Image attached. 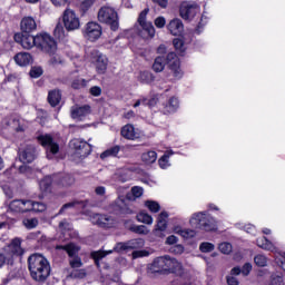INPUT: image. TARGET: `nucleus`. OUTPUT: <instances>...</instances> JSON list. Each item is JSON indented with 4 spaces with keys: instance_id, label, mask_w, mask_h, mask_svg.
Masks as SVG:
<instances>
[{
    "instance_id": "f257e3e1",
    "label": "nucleus",
    "mask_w": 285,
    "mask_h": 285,
    "mask_svg": "<svg viewBox=\"0 0 285 285\" xmlns=\"http://www.w3.org/2000/svg\"><path fill=\"white\" fill-rule=\"evenodd\" d=\"M149 271L151 273H159L160 275H177L178 277H181L186 273L184 265L168 255L157 257L149 266Z\"/></svg>"
},
{
    "instance_id": "f03ea898",
    "label": "nucleus",
    "mask_w": 285,
    "mask_h": 285,
    "mask_svg": "<svg viewBox=\"0 0 285 285\" xmlns=\"http://www.w3.org/2000/svg\"><path fill=\"white\" fill-rule=\"evenodd\" d=\"M31 278L39 284H43L50 277V262L41 254H33L28 258Z\"/></svg>"
},
{
    "instance_id": "7ed1b4c3",
    "label": "nucleus",
    "mask_w": 285,
    "mask_h": 285,
    "mask_svg": "<svg viewBox=\"0 0 285 285\" xmlns=\"http://www.w3.org/2000/svg\"><path fill=\"white\" fill-rule=\"evenodd\" d=\"M166 66H168L176 79H181V77H184V72L181 71V61H179L177 53L171 51L167 53L166 57H156L151 68L154 72H164V68H166Z\"/></svg>"
},
{
    "instance_id": "20e7f679",
    "label": "nucleus",
    "mask_w": 285,
    "mask_h": 285,
    "mask_svg": "<svg viewBox=\"0 0 285 285\" xmlns=\"http://www.w3.org/2000/svg\"><path fill=\"white\" fill-rule=\"evenodd\" d=\"M189 224L198 228V230H205V233H215L217 230V222L213 216L207 215L206 212L195 213Z\"/></svg>"
},
{
    "instance_id": "39448f33",
    "label": "nucleus",
    "mask_w": 285,
    "mask_h": 285,
    "mask_svg": "<svg viewBox=\"0 0 285 285\" xmlns=\"http://www.w3.org/2000/svg\"><path fill=\"white\" fill-rule=\"evenodd\" d=\"M98 21L109 26L112 32L119 30V13L112 7H101L98 11Z\"/></svg>"
},
{
    "instance_id": "423d86ee",
    "label": "nucleus",
    "mask_w": 285,
    "mask_h": 285,
    "mask_svg": "<svg viewBox=\"0 0 285 285\" xmlns=\"http://www.w3.org/2000/svg\"><path fill=\"white\" fill-rule=\"evenodd\" d=\"M37 50L52 57L57 52V40L48 32L37 33Z\"/></svg>"
},
{
    "instance_id": "0eeeda50",
    "label": "nucleus",
    "mask_w": 285,
    "mask_h": 285,
    "mask_svg": "<svg viewBox=\"0 0 285 285\" xmlns=\"http://www.w3.org/2000/svg\"><path fill=\"white\" fill-rule=\"evenodd\" d=\"M63 27L68 32L79 30L81 28V21L75 10L66 9L62 16Z\"/></svg>"
},
{
    "instance_id": "6e6552de",
    "label": "nucleus",
    "mask_w": 285,
    "mask_h": 285,
    "mask_svg": "<svg viewBox=\"0 0 285 285\" xmlns=\"http://www.w3.org/2000/svg\"><path fill=\"white\" fill-rule=\"evenodd\" d=\"M90 60L98 75H106L108 71V57H106L104 53L97 55V49H94L90 52Z\"/></svg>"
},
{
    "instance_id": "1a4fd4ad",
    "label": "nucleus",
    "mask_w": 285,
    "mask_h": 285,
    "mask_svg": "<svg viewBox=\"0 0 285 285\" xmlns=\"http://www.w3.org/2000/svg\"><path fill=\"white\" fill-rule=\"evenodd\" d=\"M37 141L42 148L47 149V153L57 155L59 153V142L55 141V138L50 134H41L37 136Z\"/></svg>"
},
{
    "instance_id": "9d476101",
    "label": "nucleus",
    "mask_w": 285,
    "mask_h": 285,
    "mask_svg": "<svg viewBox=\"0 0 285 285\" xmlns=\"http://www.w3.org/2000/svg\"><path fill=\"white\" fill-rule=\"evenodd\" d=\"M104 35V28L99 22H88L85 27L83 37L88 41H99Z\"/></svg>"
},
{
    "instance_id": "9b49d317",
    "label": "nucleus",
    "mask_w": 285,
    "mask_h": 285,
    "mask_svg": "<svg viewBox=\"0 0 285 285\" xmlns=\"http://www.w3.org/2000/svg\"><path fill=\"white\" fill-rule=\"evenodd\" d=\"M13 40L16 43H20L24 50H32V48H37V35L14 33Z\"/></svg>"
},
{
    "instance_id": "f8f14e48",
    "label": "nucleus",
    "mask_w": 285,
    "mask_h": 285,
    "mask_svg": "<svg viewBox=\"0 0 285 285\" xmlns=\"http://www.w3.org/2000/svg\"><path fill=\"white\" fill-rule=\"evenodd\" d=\"M197 12H199L197 3L183 2L179 7V14L185 21L195 19V17H197Z\"/></svg>"
},
{
    "instance_id": "ddd939ff",
    "label": "nucleus",
    "mask_w": 285,
    "mask_h": 285,
    "mask_svg": "<svg viewBox=\"0 0 285 285\" xmlns=\"http://www.w3.org/2000/svg\"><path fill=\"white\" fill-rule=\"evenodd\" d=\"M71 148L80 155V157H88L90 153H92V145L88 144L86 140H81L79 138L72 139L70 141Z\"/></svg>"
},
{
    "instance_id": "4468645a",
    "label": "nucleus",
    "mask_w": 285,
    "mask_h": 285,
    "mask_svg": "<svg viewBox=\"0 0 285 285\" xmlns=\"http://www.w3.org/2000/svg\"><path fill=\"white\" fill-rule=\"evenodd\" d=\"M90 219L95 226H98V228H104L105 230H108V228H115L117 226V223H110V217H108V215L92 214Z\"/></svg>"
},
{
    "instance_id": "2eb2a0df",
    "label": "nucleus",
    "mask_w": 285,
    "mask_h": 285,
    "mask_svg": "<svg viewBox=\"0 0 285 285\" xmlns=\"http://www.w3.org/2000/svg\"><path fill=\"white\" fill-rule=\"evenodd\" d=\"M19 159L22 164H32L37 159V148L32 145H27L18 151Z\"/></svg>"
},
{
    "instance_id": "dca6fc26",
    "label": "nucleus",
    "mask_w": 285,
    "mask_h": 285,
    "mask_svg": "<svg viewBox=\"0 0 285 285\" xmlns=\"http://www.w3.org/2000/svg\"><path fill=\"white\" fill-rule=\"evenodd\" d=\"M8 213L12 215H23L28 213V199H13L9 203Z\"/></svg>"
},
{
    "instance_id": "f3484780",
    "label": "nucleus",
    "mask_w": 285,
    "mask_h": 285,
    "mask_svg": "<svg viewBox=\"0 0 285 285\" xmlns=\"http://www.w3.org/2000/svg\"><path fill=\"white\" fill-rule=\"evenodd\" d=\"M37 32V20L32 16H24L20 21V35Z\"/></svg>"
},
{
    "instance_id": "a211bd4d",
    "label": "nucleus",
    "mask_w": 285,
    "mask_h": 285,
    "mask_svg": "<svg viewBox=\"0 0 285 285\" xmlns=\"http://www.w3.org/2000/svg\"><path fill=\"white\" fill-rule=\"evenodd\" d=\"M53 179L60 188H70L75 184V176L71 174H55Z\"/></svg>"
},
{
    "instance_id": "6ab92c4d",
    "label": "nucleus",
    "mask_w": 285,
    "mask_h": 285,
    "mask_svg": "<svg viewBox=\"0 0 285 285\" xmlns=\"http://www.w3.org/2000/svg\"><path fill=\"white\" fill-rule=\"evenodd\" d=\"M167 30L173 37H181V35H184V22L178 18L173 19L167 24Z\"/></svg>"
},
{
    "instance_id": "aec40b11",
    "label": "nucleus",
    "mask_w": 285,
    "mask_h": 285,
    "mask_svg": "<svg viewBox=\"0 0 285 285\" xmlns=\"http://www.w3.org/2000/svg\"><path fill=\"white\" fill-rule=\"evenodd\" d=\"M90 112H92L90 105L73 106L71 108V119L82 120L83 117H88Z\"/></svg>"
},
{
    "instance_id": "412c9836",
    "label": "nucleus",
    "mask_w": 285,
    "mask_h": 285,
    "mask_svg": "<svg viewBox=\"0 0 285 285\" xmlns=\"http://www.w3.org/2000/svg\"><path fill=\"white\" fill-rule=\"evenodd\" d=\"M179 110V98L171 96L163 107L164 115H175Z\"/></svg>"
},
{
    "instance_id": "4be33fe9",
    "label": "nucleus",
    "mask_w": 285,
    "mask_h": 285,
    "mask_svg": "<svg viewBox=\"0 0 285 285\" xmlns=\"http://www.w3.org/2000/svg\"><path fill=\"white\" fill-rule=\"evenodd\" d=\"M13 59L17 66L24 68L26 66H30L32 62V55L29 52H19L13 57Z\"/></svg>"
},
{
    "instance_id": "5701e85b",
    "label": "nucleus",
    "mask_w": 285,
    "mask_h": 285,
    "mask_svg": "<svg viewBox=\"0 0 285 285\" xmlns=\"http://www.w3.org/2000/svg\"><path fill=\"white\" fill-rule=\"evenodd\" d=\"M52 184H55V175L43 177L39 183L41 193H52Z\"/></svg>"
},
{
    "instance_id": "b1692460",
    "label": "nucleus",
    "mask_w": 285,
    "mask_h": 285,
    "mask_svg": "<svg viewBox=\"0 0 285 285\" xmlns=\"http://www.w3.org/2000/svg\"><path fill=\"white\" fill-rule=\"evenodd\" d=\"M47 101L51 108H57V105L61 104V91L59 89L50 90L48 92Z\"/></svg>"
},
{
    "instance_id": "393cba45",
    "label": "nucleus",
    "mask_w": 285,
    "mask_h": 285,
    "mask_svg": "<svg viewBox=\"0 0 285 285\" xmlns=\"http://www.w3.org/2000/svg\"><path fill=\"white\" fill-rule=\"evenodd\" d=\"M120 135L124 139H128L130 141H135V139H137V132H135V126L132 125H125L120 130Z\"/></svg>"
},
{
    "instance_id": "a878e982",
    "label": "nucleus",
    "mask_w": 285,
    "mask_h": 285,
    "mask_svg": "<svg viewBox=\"0 0 285 285\" xmlns=\"http://www.w3.org/2000/svg\"><path fill=\"white\" fill-rule=\"evenodd\" d=\"M256 245L263 250H277V247L273 244V242L268 240L266 236L258 237L256 239Z\"/></svg>"
},
{
    "instance_id": "bb28decb",
    "label": "nucleus",
    "mask_w": 285,
    "mask_h": 285,
    "mask_svg": "<svg viewBox=\"0 0 285 285\" xmlns=\"http://www.w3.org/2000/svg\"><path fill=\"white\" fill-rule=\"evenodd\" d=\"M168 212H161L157 217V224H156V230H160V233H164L166 228H168Z\"/></svg>"
},
{
    "instance_id": "cd10ccee",
    "label": "nucleus",
    "mask_w": 285,
    "mask_h": 285,
    "mask_svg": "<svg viewBox=\"0 0 285 285\" xmlns=\"http://www.w3.org/2000/svg\"><path fill=\"white\" fill-rule=\"evenodd\" d=\"M135 244H144V240L138 239L131 240L130 243H118L117 246L112 248V250H137V248H135Z\"/></svg>"
},
{
    "instance_id": "c85d7f7f",
    "label": "nucleus",
    "mask_w": 285,
    "mask_h": 285,
    "mask_svg": "<svg viewBox=\"0 0 285 285\" xmlns=\"http://www.w3.org/2000/svg\"><path fill=\"white\" fill-rule=\"evenodd\" d=\"M28 213H43L47 208L46 204L41 202H33L28 199Z\"/></svg>"
},
{
    "instance_id": "c756f323",
    "label": "nucleus",
    "mask_w": 285,
    "mask_h": 285,
    "mask_svg": "<svg viewBox=\"0 0 285 285\" xmlns=\"http://www.w3.org/2000/svg\"><path fill=\"white\" fill-rule=\"evenodd\" d=\"M14 262V252L13 250H2L0 252V268L3 264H12Z\"/></svg>"
},
{
    "instance_id": "7c9ffc66",
    "label": "nucleus",
    "mask_w": 285,
    "mask_h": 285,
    "mask_svg": "<svg viewBox=\"0 0 285 285\" xmlns=\"http://www.w3.org/2000/svg\"><path fill=\"white\" fill-rule=\"evenodd\" d=\"M67 253H68V256L70 257L69 264H70L71 268H81V266H83L81 258L77 256V252L67 250Z\"/></svg>"
},
{
    "instance_id": "2f4dec72",
    "label": "nucleus",
    "mask_w": 285,
    "mask_h": 285,
    "mask_svg": "<svg viewBox=\"0 0 285 285\" xmlns=\"http://www.w3.org/2000/svg\"><path fill=\"white\" fill-rule=\"evenodd\" d=\"M120 151H121V146L116 145L102 151L100 154V159H108V157H117V155H119Z\"/></svg>"
},
{
    "instance_id": "473e14b6",
    "label": "nucleus",
    "mask_w": 285,
    "mask_h": 285,
    "mask_svg": "<svg viewBox=\"0 0 285 285\" xmlns=\"http://www.w3.org/2000/svg\"><path fill=\"white\" fill-rule=\"evenodd\" d=\"M141 161L146 164L147 166H150V164H155L157 161V151L149 150L141 155Z\"/></svg>"
},
{
    "instance_id": "72a5a7b5",
    "label": "nucleus",
    "mask_w": 285,
    "mask_h": 285,
    "mask_svg": "<svg viewBox=\"0 0 285 285\" xmlns=\"http://www.w3.org/2000/svg\"><path fill=\"white\" fill-rule=\"evenodd\" d=\"M174 233H176V235H180V237H184V239H190V238L195 237V230L183 229L181 226H175Z\"/></svg>"
},
{
    "instance_id": "f704fd0d",
    "label": "nucleus",
    "mask_w": 285,
    "mask_h": 285,
    "mask_svg": "<svg viewBox=\"0 0 285 285\" xmlns=\"http://www.w3.org/2000/svg\"><path fill=\"white\" fill-rule=\"evenodd\" d=\"M173 155H175L173 150L165 151V154L158 159L159 167L163 169L169 167L170 165L168 164V160L170 159V157H173Z\"/></svg>"
},
{
    "instance_id": "c9c22d12",
    "label": "nucleus",
    "mask_w": 285,
    "mask_h": 285,
    "mask_svg": "<svg viewBox=\"0 0 285 285\" xmlns=\"http://www.w3.org/2000/svg\"><path fill=\"white\" fill-rule=\"evenodd\" d=\"M137 222H140V224H147L148 226H150V224H153V216L148 214V212L141 210L137 215Z\"/></svg>"
},
{
    "instance_id": "e433bc0d",
    "label": "nucleus",
    "mask_w": 285,
    "mask_h": 285,
    "mask_svg": "<svg viewBox=\"0 0 285 285\" xmlns=\"http://www.w3.org/2000/svg\"><path fill=\"white\" fill-rule=\"evenodd\" d=\"M110 253H112V250H109V252L96 250L91 253V257L95 261V264L98 268H99L100 259H104V257H106V255H110Z\"/></svg>"
},
{
    "instance_id": "4c0bfd02",
    "label": "nucleus",
    "mask_w": 285,
    "mask_h": 285,
    "mask_svg": "<svg viewBox=\"0 0 285 285\" xmlns=\"http://www.w3.org/2000/svg\"><path fill=\"white\" fill-rule=\"evenodd\" d=\"M140 83H153L155 81V75L150 71H141L139 76Z\"/></svg>"
},
{
    "instance_id": "58836bf2",
    "label": "nucleus",
    "mask_w": 285,
    "mask_h": 285,
    "mask_svg": "<svg viewBox=\"0 0 285 285\" xmlns=\"http://www.w3.org/2000/svg\"><path fill=\"white\" fill-rule=\"evenodd\" d=\"M92 6H95V0L82 1L79 6V11H80L81 17H83V14H86V12H88V10H90L92 8Z\"/></svg>"
},
{
    "instance_id": "ea45409f",
    "label": "nucleus",
    "mask_w": 285,
    "mask_h": 285,
    "mask_svg": "<svg viewBox=\"0 0 285 285\" xmlns=\"http://www.w3.org/2000/svg\"><path fill=\"white\" fill-rule=\"evenodd\" d=\"M53 37L59 40L66 39V29H63V24H61L60 22L56 24V28L53 30Z\"/></svg>"
},
{
    "instance_id": "a19ab883",
    "label": "nucleus",
    "mask_w": 285,
    "mask_h": 285,
    "mask_svg": "<svg viewBox=\"0 0 285 285\" xmlns=\"http://www.w3.org/2000/svg\"><path fill=\"white\" fill-rule=\"evenodd\" d=\"M145 206L150 213H159L161 210V205H159L156 200H146Z\"/></svg>"
},
{
    "instance_id": "79ce46f5",
    "label": "nucleus",
    "mask_w": 285,
    "mask_h": 285,
    "mask_svg": "<svg viewBox=\"0 0 285 285\" xmlns=\"http://www.w3.org/2000/svg\"><path fill=\"white\" fill-rule=\"evenodd\" d=\"M56 250H81V248L77 246L75 243L69 242L65 245H57Z\"/></svg>"
},
{
    "instance_id": "37998d69",
    "label": "nucleus",
    "mask_w": 285,
    "mask_h": 285,
    "mask_svg": "<svg viewBox=\"0 0 285 285\" xmlns=\"http://www.w3.org/2000/svg\"><path fill=\"white\" fill-rule=\"evenodd\" d=\"M88 86V80L87 79H75L71 82V88L73 90H81V88H86Z\"/></svg>"
},
{
    "instance_id": "c03bdc74",
    "label": "nucleus",
    "mask_w": 285,
    "mask_h": 285,
    "mask_svg": "<svg viewBox=\"0 0 285 285\" xmlns=\"http://www.w3.org/2000/svg\"><path fill=\"white\" fill-rule=\"evenodd\" d=\"M42 75H43V68L39 66L31 67L29 71V76L31 77V79H39V77H41Z\"/></svg>"
},
{
    "instance_id": "a18cd8bd",
    "label": "nucleus",
    "mask_w": 285,
    "mask_h": 285,
    "mask_svg": "<svg viewBox=\"0 0 285 285\" xmlns=\"http://www.w3.org/2000/svg\"><path fill=\"white\" fill-rule=\"evenodd\" d=\"M68 277H71V279H83L86 277V269L73 268Z\"/></svg>"
},
{
    "instance_id": "49530a36",
    "label": "nucleus",
    "mask_w": 285,
    "mask_h": 285,
    "mask_svg": "<svg viewBox=\"0 0 285 285\" xmlns=\"http://www.w3.org/2000/svg\"><path fill=\"white\" fill-rule=\"evenodd\" d=\"M254 263L256 266L264 268V266L268 265V258L265 255L258 254L254 257Z\"/></svg>"
},
{
    "instance_id": "de8ad7c7",
    "label": "nucleus",
    "mask_w": 285,
    "mask_h": 285,
    "mask_svg": "<svg viewBox=\"0 0 285 285\" xmlns=\"http://www.w3.org/2000/svg\"><path fill=\"white\" fill-rule=\"evenodd\" d=\"M129 229L137 235H148V227L145 225H132Z\"/></svg>"
},
{
    "instance_id": "09e8293b",
    "label": "nucleus",
    "mask_w": 285,
    "mask_h": 285,
    "mask_svg": "<svg viewBox=\"0 0 285 285\" xmlns=\"http://www.w3.org/2000/svg\"><path fill=\"white\" fill-rule=\"evenodd\" d=\"M22 224L28 228L29 230H32V228H37L39 226V219L37 218H24L22 220Z\"/></svg>"
},
{
    "instance_id": "8fccbe9b",
    "label": "nucleus",
    "mask_w": 285,
    "mask_h": 285,
    "mask_svg": "<svg viewBox=\"0 0 285 285\" xmlns=\"http://www.w3.org/2000/svg\"><path fill=\"white\" fill-rule=\"evenodd\" d=\"M23 240L19 237H16L13 239H11L10 244H9V248H11V250H23V248H21V243Z\"/></svg>"
},
{
    "instance_id": "3c124183",
    "label": "nucleus",
    "mask_w": 285,
    "mask_h": 285,
    "mask_svg": "<svg viewBox=\"0 0 285 285\" xmlns=\"http://www.w3.org/2000/svg\"><path fill=\"white\" fill-rule=\"evenodd\" d=\"M173 43L176 50H179L180 52H186V46H185L184 39L175 38L173 40Z\"/></svg>"
},
{
    "instance_id": "603ef678",
    "label": "nucleus",
    "mask_w": 285,
    "mask_h": 285,
    "mask_svg": "<svg viewBox=\"0 0 285 285\" xmlns=\"http://www.w3.org/2000/svg\"><path fill=\"white\" fill-rule=\"evenodd\" d=\"M150 12L149 8H145L138 16V23L139 26H146V23H148L146 21V18L148 17V13Z\"/></svg>"
},
{
    "instance_id": "864d4df0",
    "label": "nucleus",
    "mask_w": 285,
    "mask_h": 285,
    "mask_svg": "<svg viewBox=\"0 0 285 285\" xmlns=\"http://www.w3.org/2000/svg\"><path fill=\"white\" fill-rule=\"evenodd\" d=\"M78 204H79V202L73 200V202L62 205L58 212V215H63V213H66L67 210H70V208H75V206H78Z\"/></svg>"
},
{
    "instance_id": "5fc2aeb1",
    "label": "nucleus",
    "mask_w": 285,
    "mask_h": 285,
    "mask_svg": "<svg viewBox=\"0 0 285 285\" xmlns=\"http://www.w3.org/2000/svg\"><path fill=\"white\" fill-rule=\"evenodd\" d=\"M145 32L148 33L149 37H155V26L151 22H145V24H140Z\"/></svg>"
},
{
    "instance_id": "6e6d98bb",
    "label": "nucleus",
    "mask_w": 285,
    "mask_h": 285,
    "mask_svg": "<svg viewBox=\"0 0 285 285\" xmlns=\"http://www.w3.org/2000/svg\"><path fill=\"white\" fill-rule=\"evenodd\" d=\"M148 255H150V252H146V250H134L131 253V258L132 259H139V257H148Z\"/></svg>"
},
{
    "instance_id": "4d7b16f0",
    "label": "nucleus",
    "mask_w": 285,
    "mask_h": 285,
    "mask_svg": "<svg viewBox=\"0 0 285 285\" xmlns=\"http://www.w3.org/2000/svg\"><path fill=\"white\" fill-rule=\"evenodd\" d=\"M12 124L17 127L14 128L16 132H26V128L21 125V120L18 117L12 118Z\"/></svg>"
},
{
    "instance_id": "13d9d810",
    "label": "nucleus",
    "mask_w": 285,
    "mask_h": 285,
    "mask_svg": "<svg viewBox=\"0 0 285 285\" xmlns=\"http://www.w3.org/2000/svg\"><path fill=\"white\" fill-rule=\"evenodd\" d=\"M131 194L134 195V197H136V199H139V197L144 195V187L134 186L131 188Z\"/></svg>"
},
{
    "instance_id": "bf43d9fd",
    "label": "nucleus",
    "mask_w": 285,
    "mask_h": 285,
    "mask_svg": "<svg viewBox=\"0 0 285 285\" xmlns=\"http://www.w3.org/2000/svg\"><path fill=\"white\" fill-rule=\"evenodd\" d=\"M268 285H285L284 278H282V276L272 275L271 282Z\"/></svg>"
},
{
    "instance_id": "052dcab7",
    "label": "nucleus",
    "mask_w": 285,
    "mask_h": 285,
    "mask_svg": "<svg viewBox=\"0 0 285 285\" xmlns=\"http://www.w3.org/2000/svg\"><path fill=\"white\" fill-rule=\"evenodd\" d=\"M56 8H61L63 6H70L72 0H50Z\"/></svg>"
},
{
    "instance_id": "680f3d73",
    "label": "nucleus",
    "mask_w": 285,
    "mask_h": 285,
    "mask_svg": "<svg viewBox=\"0 0 285 285\" xmlns=\"http://www.w3.org/2000/svg\"><path fill=\"white\" fill-rule=\"evenodd\" d=\"M156 28H165L166 27V18L164 16H159L154 20Z\"/></svg>"
},
{
    "instance_id": "e2e57ef3",
    "label": "nucleus",
    "mask_w": 285,
    "mask_h": 285,
    "mask_svg": "<svg viewBox=\"0 0 285 285\" xmlns=\"http://www.w3.org/2000/svg\"><path fill=\"white\" fill-rule=\"evenodd\" d=\"M199 250H215V244L204 242L199 245Z\"/></svg>"
},
{
    "instance_id": "0e129e2a",
    "label": "nucleus",
    "mask_w": 285,
    "mask_h": 285,
    "mask_svg": "<svg viewBox=\"0 0 285 285\" xmlns=\"http://www.w3.org/2000/svg\"><path fill=\"white\" fill-rule=\"evenodd\" d=\"M250 271H253V265L250 263H246L240 269V273L246 277L250 275Z\"/></svg>"
},
{
    "instance_id": "69168bd1",
    "label": "nucleus",
    "mask_w": 285,
    "mask_h": 285,
    "mask_svg": "<svg viewBox=\"0 0 285 285\" xmlns=\"http://www.w3.org/2000/svg\"><path fill=\"white\" fill-rule=\"evenodd\" d=\"M89 92L92 97H101V87L94 86L89 89Z\"/></svg>"
},
{
    "instance_id": "338daca9",
    "label": "nucleus",
    "mask_w": 285,
    "mask_h": 285,
    "mask_svg": "<svg viewBox=\"0 0 285 285\" xmlns=\"http://www.w3.org/2000/svg\"><path fill=\"white\" fill-rule=\"evenodd\" d=\"M218 250H233V244L223 242L218 245Z\"/></svg>"
},
{
    "instance_id": "774afa93",
    "label": "nucleus",
    "mask_w": 285,
    "mask_h": 285,
    "mask_svg": "<svg viewBox=\"0 0 285 285\" xmlns=\"http://www.w3.org/2000/svg\"><path fill=\"white\" fill-rule=\"evenodd\" d=\"M155 6H158L163 10H166L168 8V0H151Z\"/></svg>"
}]
</instances>
